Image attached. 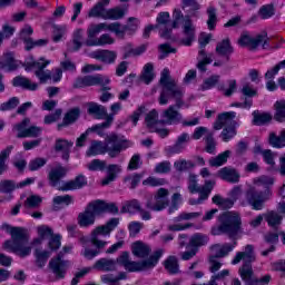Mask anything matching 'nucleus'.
Listing matches in <instances>:
<instances>
[{
  "instance_id": "1",
  "label": "nucleus",
  "mask_w": 285,
  "mask_h": 285,
  "mask_svg": "<svg viewBox=\"0 0 285 285\" xmlns=\"http://www.w3.org/2000/svg\"><path fill=\"white\" fill-rule=\"evenodd\" d=\"M160 86L161 92L158 98V104L160 106L168 105L170 99H176V104L169 106L161 114L163 124L167 126H175L177 124H181L184 116L179 112L180 108H184V102L181 97H184V89L177 85L175 79L170 78V70L165 68L160 75Z\"/></svg>"
},
{
  "instance_id": "2",
  "label": "nucleus",
  "mask_w": 285,
  "mask_h": 285,
  "mask_svg": "<svg viewBox=\"0 0 285 285\" xmlns=\"http://www.w3.org/2000/svg\"><path fill=\"white\" fill-rule=\"evenodd\" d=\"M179 23H183L184 38L180 40L183 46H190L195 41V24L190 16H185L179 9H175L173 12V22H170V13L168 11L159 12L156 18L155 28L159 30L160 37L168 39L173 30L179 28Z\"/></svg>"
},
{
  "instance_id": "3",
  "label": "nucleus",
  "mask_w": 285,
  "mask_h": 285,
  "mask_svg": "<svg viewBox=\"0 0 285 285\" xmlns=\"http://www.w3.org/2000/svg\"><path fill=\"white\" fill-rule=\"evenodd\" d=\"M257 256L255 255V246L246 245L245 247H243V250L236 253V255L232 259V265L237 266V264H240V262H243L242 266L238 268V275L246 285L271 284V275L255 278L253 262H255Z\"/></svg>"
},
{
  "instance_id": "4",
  "label": "nucleus",
  "mask_w": 285,
  "mask_h": 285,
  "mask_svg": "<svg viewBox=\"0 0 285 285\" xmlns=\"http://www.w3.org/2000/svg\"><path fill=\"white\" fill-rule=\"evenodd\" d=\"M0 230H4L11 236V239L4 240L2 244L3 250L14 253L19 257H28L32 253V245L29 243L28 230L23 227H13L8 223L0 226Z\"/></svg>"
},
{
  "instance_id": "5",
  "label": "nucleus",
  "mask_w": 285,
  "mask_h": 285,
  "mask_svg": "<svg viewBox=\"0 0 285 285\" xmlns=\"http://www.w3.org/2000/svg\"><path fill=\"white\" fill-rule=\"evenodd\" d=\"M130 146H132V142L119 139L117 134H110L105 138V142L101 140H92L86 151V156L97 157V155H106V153H108L109 157L115 158L118 157L121 150H126V148H130Z\"/></svg>"
},
{
  "instance_id": "6",
  "label": "nucleus",
  "mask_w": 285,
  "mask_h": 285,
  "mask_svg": "<svg viewBox=\"0 0 285 285\" xmlns=\"http://www.w3.org/2000/svg\"><path fill=\"white\" fill-rule=\"evenodd\" d=\"M164 255V249H158L149 258L135 262L130 261V254L128 252H122L116 259V266L119 264L124 266L125 271L129 273H141L144 271H153L159 263V258Z\"/></svg>"
},
{
  "instance_id": "7",
  "label": "nucleus",
  "mask_w": 285,
  "mask_h": 285,
  "mask_svg": "<svg viewBox=\"0 0 285 285\" xmlns=\"http://www.w3.org/2000/svg\"><path fill=\"white\" fill-rule=\"evenodd\" d=\"M242 230V217L237 212H225L220 216V225L212 228V235H237Z\"/></svg>"
},
{
  "instance_id": "8",
  "label": "nucleus",
  "mask_w": 285,
  "mask_h": 285,
  "mask_svg": "<svg viewBox=\"0 0 285 285\" xmlns=\"http://www.w3.org/2000/svg\"><path fill=\"white\" fill-rule=\"evenodd\" d=\"M119 226V218H111L107 224L100 225L92 229L90 234V242L95 248H105L108 246V242L101 240V237H110V234L115 228Z\"/></svg>"
},
{
  "instance_id": "9",
  "label": "nucleus",
  "mask_w": 285,
  "mask_h": 285,
  "mask_svg": "<svg viewBox=\"0 0 285 285\" xmlns=\"http://www.w3.org/2000/svg\"><path fill=\"white\" fill-rule=\"evenodd\" d=\"M273 197L271 189L265 190L264 193H257L255 188H249L245 193V198L239 200L240 206H252L253 210H263L264 204Z\"/></svg>"
},
{
  "instance_id": "10",
  "label": "nucleus",
  "mask_w": 285,
  "mask_h": 285,
  "mask_svg": "<svg viewBox=\"0 0 285 285\" xmlns=\"http://www.w3.org/2000/svg\"><path fill=\"white\" fill-rule=\"evenodd\" d=\"M61 248V234H53L48 240V250L37 248L35 250L36 264L39 268L46 266L48 258L52 253Z\"/></svg>"
},
{
  "instance_id": "11",
  "label": "nucleus",
  "mask_w": 285,
  "mask_h": 285,
  "mask_svg": "<svg viewBox=\"0 0 285 285\" xmlns=\"http://www.w3.org/2000/svg\"><path fill=\"white\" fill-rule=\"evenodd\" d=\"M170 191L168 189L159 188L154 197L147 200L146 208H148L149 210H155L156 213L166 210V208L170 206V200L168 199Z\"/></svg>"
},
{
  "instance_id": "12",
  "label": "nucleus",
  "mask_w": 285,
  "mask_h": 285,
  "mask_svg": "<svg viewBox=\"0 0 285 285\" xmlns=\"http://www.w3.org/2000/svg\"><path fill=\"white\" fill-rule=\"evenodd\" d=\"M51 61L46 58H40L38 61H35V57L30 56L26 59L27 70L30 68H36L35 75L38 77L40 83H46L50 79V71L43 70L50 66Z\"/></svg>"
},
{
  "instance_id": "13",
  "label": "nucleus",
  "mask_w": 285,
  "mask_h": 285,
  "mask_svg": "<svg viewBox=\"0 0 285 285\" xmlns=\"http://www.w3.org/2000/svg\"><path fill=\"white\" fill-rule=\"evenodd\" d=\"M72 248H75V246L72 245L63 246L60 253L58 254L57 258L51 259L49 263L51 271L55 273V275L59 279H63L66 275V271L68 268V262L61 261V257H63V255H68L69 253H72Z\"/></svg>"
},
{
  "instance_id": "14",
  "label": "nucleus",
  "mask_w": 285,
  "mask_h": 285,
  "mask_svg": "<svg viewBox=\"0 0 285 285\" xmlns=\"http://www.w3.org/2000/svg\"><path fill=\"white\" fill-rule=\"evenodd\" d=\"M238 43L240 46H246L250 48V50H255L262 46V48H266L268 43V35L266 32H262L256 37H252L248 32H243L240 38L238 39Z\"/></svg>"
},
{
  "instance_id": "15",
  "label": "nucleus",
  "mask_w": 285,
  "mask_h": 285,
  "mask_svg": "<svg viewBox=\"0 0 285 285\" xmlns=\"http://www.w3.org/2000/svg\"><path fill=\"white\" fill-rule=\"evenodd\" d=\"M30 126V119L26 118L20 124L14 125V130L18 131L19 138H26V137H39L41 135V128L37 126Z\"/></svg>"
},
{
  "instance_id": "16",
  "label": "nucleus",
  "mask_w": 285,
  "mask_h": 285,
  "mask_svg": "<svg viewBox=\"0 0 285 285\" xmlns=\"http://www.w3.org/2000/svg\"><path fill=\"white\" fill-rule=\"evenodd\" d=\"M97 216L92 212L91 207L87 206L83 212L78 215L77 222L80 228H90V226H95V222Z\"/></svg>"
},
{
  "instance_id": "17",
  "label": "nucleus",
  "mask_w": 285,
  "mask_h": 285,
  "mask_svg": "<svg viewBox=\"0 0 285 285\" xmlns=\"http://www.w3.org/2000/svg\"><path fill=\"white\" fill-rule=\"evenodd\" d=\"M110 6V0L98 1L87 13L88 19H104L106 20V7Z\"/></svg>"
},
{
  "instance_id": "18",
  "label": "nucleus",
  "mask_w": 285,
  "mask_h": 285,
  "mask_svg": "<svg viewBox=\"0 0 285 285\" xmlns=\"http://www.w3.org/2000/svg\"><path fill=\"white\" fill-rule=\"evenodd\" d=\"M217 177L229 184H238L240 175L239 171L233 167H224L217 171Z\"/></svg>"
},
{
  "instance_id": "19",
  "label": "nucleus",
  "mask_w": 285,
  "mask_h": 285,
  "mask_svg": "<svg viewBox=\"0 0 285 285\" xmlns=\"http://www.w3.org/2000/svg\"><path fill=\"white\" fill-rule=\"evenodd\" d=\"M235 246H237V242H234L233 244H216L210 247L212 253L214 254V257H226L229 253H233L235 249Z\"/></svg>"
},
{
  "instance_id": "20",
  "label": "nucleus",
  "mask_w": 285,
  "mask_h": 285,
  "mask_svg": "<svg viewBox=\"0 0 285 285\" xmlns=\"http://www.w3.org/2000/svg\"><path fill=\"white\" fill-rule=\"evenodd\" d=\"M164 121L159 120V112L157 110L153 109L149 111L145 117V126H147L148 130L150 132H155L159 126H161Z\"/></svg>"
},
{
  "instance_id": "21",
  "label": "nucleus",
  "mask_w": 285,
  "mask_h": 285,
  "mask_svg": "<svg viewBox=\"0 0 285 285\" xmlns=\"http://www.w3.org/2000/svg\"><path fill=\"white\" fill-rule=\"evenodd\" d=\"M94 268L102 273H110L117 271V261L112 258H100L95 263Z\"/></svg>"
},
{
  "instance_id": "22",
  "label": "nucleus",
  "mask_w": 285,
  "mask_h": 285,
  "mask_svg": "<svg viewBox=\"0 0 285 285\" xmlns=\"http://www.w3.org/2000/svg\"><path fill=\"white\" fill-rule=\"evenodd\" d=\"M67 173H68V169H66L62 166L52 168L48 176L50 186H53V187L59 186V181H61V179L66 177Z\"/></svg>"
},
{
  "instance_id": "23",
  "label": "nucleus",
  "mask_w": 285,
  "mask_h": 285,
  "mask_svg": "<svg viewBox=\"0 0 285 285\" xmlns=\"http://www.w3.org/2000/svg\"><path fill=\"white\" fill-rule=\"evenodd\" d=\"M112 115L107 116V120L105 122L98 124V125H94L92 127L88 128L87 131L90 132H96L98 137H108L106 135V130L107 128H110V126H112Z\"/></svg>"
},
{
  "instance_id": "24",
  "label": "nucleus",
  "mask_w": 285,
  "mask_h": 285,
  "mask_svg": "<svg viewBox=\"0 0 285 285\" xmlns=\"http://www.w3.org/2000/svg\"><path fill=\"white\" fill-rule=\"evenodd\" d=\"M108 31V22L90 23L87 28V41H95L97 35Z\"/></svg>"
},
{
  "instance_id": "25",
  "label": "nucleus",
  "mask_w": 285,
  "mask_h": 285,
  "mask_svg": "<svg viewBox=\"0 0 285 285\" xmlns=\"http://www.w3.org/2000/svg\"><path fill=\"white\" fill-rule=\"evenodd\" d=\"M37 234L39 237L32 240L31 246H39L43 244V239H47V237H52L55 235L52 228H50L48 225L38 226Z\"/></svg>"
},
{
  "instance_id": "26",
  "label": "nucleus",
  "mask_w": 285,
  "mask_h": 285,
  "mask_svg": "<svg viewBox=\"0 0 285 285\" xmlns=\"http://www.w3.org/2000/svg\"><path fill=\"white\" fill-rule=\"evenodd\" d=\"M235 117H237V114L235 111H227L218 115V118L214 124V129L222 130L224 126H228L229 124H233V119H235Z\"/></svg>"
},
{
  "instance_id": "27",
  "label": "nucleus",
  "mask_w": 285,
  "mask_h": 285,
  "mask_svg": "<svg viewBox=\"0 0 285 285\" xmlns=\"http://www.w3.org/2000/svg\"><path fill=\"white\" fill-rule=\"evenodd\" d=\"M83 186H88V178L83 175H78L73 180L66 183L60 190H79Z\"/></svg>"
},
{
  "instance_id": "28",
  "label": "nucleus",
  "mask_w": 285,
  "mask_h": 285,
  "mask_svg": "<svg viewBox=\"0 0 285 285\" xmlns=\"http://www.w3.org/2000/svg\"><path fill=\"white\" fill-rule=\"evenodd\" d=\"M107 176L102 178L101 186H108L117 179V175L121 173V166L119 165H106Z\"/></svg>"
},
{
  "instance_id": "29",
  "label": "nucleus",
  "mask_w": 285,
  "mask_h": 285,
  "mask_svg": "<svg viewBox=\"0 0 285 285\" xmlns=\"http://www.w3.org/2000/svg\"><path fill=\"white\" fill-rule=\"evenodd\" d=\"M112 43H115V38L109 33H102L100 37L95 38V40H86V46L89 47L112 46Z\"/></svg>"
},
{
  "instance_id": "30",
  "label": "nucleus",
  "mask_w": 285,
  "mask_h": 285,
  "mask_svg": "<svg viewBox=\"0 0 285 285\" xmlns=\"http://www.w3.org/2000/svg\"><path fill=\"white\" fill-rule=\"evenodd\" d=\"M94 59H99L104 63H115L117 60V52L110 50H97L92 53Z\"/></svg>"
},
{
  "instance_id": "31",
  "label": "nucleus",
  "mask_w": 285,
  "mask_h": 285,
  "mask_svg": "<svg viewBox=\"0 0 285 285\" xmlns=\"http://www.w3.org/2000/svg\"><path fill=\"white\" fill-rule=\"evenodd\" d=\"M88 112L89 115H95L97 119L108 120V117H110V115H108V110L106 109V107L96 102H90L88 105Z\"/></svg>"
},
{
  "instance_id": "32",
  "label": "nucleus",
  "mask_w": 285,
  "mask_h": 285,
  "mask_svg": "<svg viewBox=\"0 0 285 285\" xmlns=\"http://www.w3.org/2000/svg\"><path fill=\"white\" fill-rule=\"evenodd\" d=\"M17 60L14 59V53L12 52H7L3 55L2 61H0V68L2 70H7L8 72L12 70H17L18 68Z\"/></svg>"
},
{
  "instance_id": "33",
  "label": "nucleus",
  "mask_w": 285,
  "mask_h": 285,
  "mask_svg": "<svg viewBox=\"0 0 285 285\" xmlns=\"http://www.w3.org/2000/svg\"><path fill=\"white\" fill-rule=\"evenodd\" d=\"M190 141V135L189 134H180L175 142V145L171 147V153L174 155H179V153H184L186 149V144Z\"/></svg>"
},
{
  "instance_id": "34",
  "label": "nucleus",
  "mask_w": 285,
  "mask_h": 285,
  "mask_svg": "<svg viewBox=\"0 0 285 285\" xmlns=\"http://www.w3.org/2000/svg\"><path fill=\"white\" fill-rule=\"evenodd\" d=\"M131 252L135 257L144 259L150 255V247L141 242H136L131 245Z\"/></svg>"
},
{
  "instance_id": "35",
  "label": "nucleus",
  "mask_w": 285,
  "mask_h": 285,
  "mask_svg": "<svg viewBox=\"0 0 285 285\" xmlns=\"http://www.w3.org/2000/svg\"><path fill=\"white\" fill-rule=\"evenodd\" d=\"M126 17V9L121 7L107 9L105 21H119V19H124Z\"/></svg>"
},
{
  "instance_id": "36",
  "label": "nucleus",
  "mask_w": 285,
  "mask_h": 285,
  "mask_svg": "<svg viewBox=\"0 0 285 285\" xmlns=\"http://www.w3.org/2000/svg\"><path fill=\"white\" fill-rule=\"evenodd\" d=\"M72 146V141H68L66 139H58L56 140L55 149L57 153H62V159H68V155Z\"/></svg>"
},
{
  "instance_id": "37",
  "label": "nucleus",
  "mask_w": 285,
  "mask_h": 285,
  "mask_svg": "<svg viewBox=\"0 0 285 285\" xmlns=\"http://www.w3.org/2000/svg\"><path fill=\"white\" fill-rule=\"evenodd\" d=\"M208 242H209L208 235L196 233L190 237L189 246H191V248H196L197 250L198 248H200V246H206Z\"/></svg>"
},
{
  "instance_id": "38",
  "label": "nucleus",
  "mask_w": 285,
  "mask_h": 285,
  "mask_svg": "<svg viewBox=\"0 0 285 285\" xmlns=\"http://www.w3.org/2000/svg\"><path fill=\"white\" fill-rule=\"evenodd\" d=\"M13 86L24 88V90H37L39 88V85L26 77H16L13 79Z\"/></svg>"
},
{
  "instance_id": "39",
  "label": "nucleus",
  "mask_w": 285,
  "mask_h": 285,
  "mask_svg": "<svg viewBox=\"0 0 285 285\" xmlns=\"http://www.w3.org/2000/svg\"><path fill=\"white\" fill-rule=\"evenodd\" d=\"M269 144L273 148H284L285 147V129L279 132V136L275 132H271L268 137Z\"/></svg>"
},
{
  "instance_id": "40",
  "label": "nucleus",
  "mask_w": 285,
  "mask_h": 285,
  "mask_svg": "<svg viewBox=\"0 0 285 285\" xmlns=\"http://www.w3.org/2000/svg\"><path fill=\"white\" fill-rule=\"evenodd\" d=\"M73 199L70 195H63V196H56L52 199L53 204V210H59L63 208V206H70L72 204Z\"/></svg>"
},
{
  "instance_id": "41",
  "label": "nucleus",
  "mask_w": 285,
  "mask_h": 285,
  "mask_svg": "<svg viewBox=\"0 0 285 285\" xmlns=\"http://www.w3.org/2000/svg\"><path fill=\"white\" fill-rule=\"evenodd\" d=\"M283 219L284 217L279 215V213L277 212L272 210L265 214V220L267 222L268 226H271L272 228H277V226L282 224Z\"/></svg>"
},
{
  "instance_id": "42",
  "label": "nucleus",
  "mask_w": 285,
  "mask_h": 285,
  "mask_svg": "<svg viewBox=\"0 0 285 285\" xmlns=\"http://www.w3.org/2000/svg\"><path fill=\"white\" fill-rule=\"evenodd\" d=\"M81 46H83V29H76L73 31V38L72 43L70 46V50L77 52V50L81 49Z\"/></svg>"
},
{
  "instance_id": "43",
  "label": "nucleus",
  "mask_w": 285,
  "mask_h": 285,
  "mask_svg": "<svg viewBox=\"0 0 285 285\" xmlns=\"http://www.w3.org/2000/svg\"><path fill=\"white\" fill-rule=\"evenodd\" d=\"M81 46H83V29H76L73 31V38L72 43L70 46V50L77 52V50L81 49Z\"/></svg>"
},
{
  "instance_id": "44",
  "label": "nucleus",
  "mask_w": 285,
  "mask_h": 285,
  "mask_svg": "<svg viewBox=\"0 0 285 285\" xmlns=\"http://www.w3.org/2000/svg\"><path fill=\"white\" fill-rule=\"evenodd\" d=\"M228 157H230V150H225L216 157L209 159V166L213 168H219V166H224L226 161H228Z\"/></svg>"
},
{
  "instance_id": "45",
  "label": "nucleus",
  "mask_w": 285,
  "mask_h": 285,
  "mask_svg": "<svg viewBox=\"0 0 285 285\" xmlns=\"http://www.w3.org/2000/svg\"><path fill=\"white\" fill-rule=\"evenodd\" d=\"M98 78L97 76H85L78 78L75 82L76 88H88L90 86H97Z\"/></svg>"
},
{
  "instance_id": "46",
  "label": "nucleus",
  "mask_w": 285,
  "mask_h": 285,
  "mask_svg": "<svg viewBox=\"0 0 285 285\" xmlns=\"http://www.w3.org/2000/svg\"><path fill=\"white\" fill-rule=\"evenodd\" d=\"M219 81H222V76L212 75L200 86V90H213L216 86H219Z\"/></svg>"
},
{
  "instance_id": "47",
  "label": "nucleus",
  "mask_w": 285,
  "mask_h": 285,
  "mask_svg": "<svg viewBox=\"0 0 285 285\" xmlns=\"http://www.w3.org/2000/svg\"><path fill=\"white\" fill-rule=\"evenodd\" d=\"M253 117V124L255 126H264L266 124H269V121H272L273 119V116H271V114L259 111H254Z\"/></svg>"
},
{
  "instance_id": "48",
  "label": "nucleus",
  "mask_w": 285,
  "mask_h": 285,
  "mask_svg": "<svg viewBox=\"0 0 285 285\" xmlns=\"http://www.w3.org/2000/svg\"><path fill=\"white\" fill-rule=\"evenodd\" d=\"M107 31L114 32L119 39H124L128 32L126 26H121L119 22L107 23Z\"/></svg>"
},
{
  "instance_id": "49",
  "label": "nucleus",
  "mask_w": 285,
  "mask_h": 285,
  "mask_svg": "<svg viewBox=\"0 0 285 285\" xmlns=\"http://www.w3.org/2000/svg\"><path fill=\"white\" fill-rule=\"evenodd\" d=\"M140 79L141 81H144V83H150V81L155 79V71H154L153 63L148 62L144 66Z\"/></svg>"
},
{
  "instance_id": "50",
  "label": "nucleus",
  "mask_w": 285,
  "mask_h": 285,
  "mask_svg": "<svg viewBox=\"0 0 285 285\" xmlns=\"http://www.w3.org/2000/svg\"><path fill=\"white\" fill-rule=\"evenodd\" d=\"M216 52L223 57H228L233 55V47L230 46V40L225 39L216 46Z\"/></svg>"
},
{
  "instance_id": "51",
  "label": "nucleus",
  "mask_w": 285,
  "mask_h": 285,
  "mask_svg": "<svg viewBox=\"0 0 285 285\" xmlns=\"http://www.w3.org/2000/svg\"><path fill=\"white\" fill-rule=\"evenodd\" d=\"M79 108H73L71 110H69L63 118V122L62 125H59V128H61V126H70V124H75V121H77V119H79Z\"/></svg>"
},
{
  "instance_id": "52",
  "label": "nucleus",
  "mask_w": 285,
  "mask_h": 285,
  "mask_svg": "<svg viewBox=\"0 0 285 285\" xmlns=\"http://www.w3.org/2000/svg\"><path fill=\"white\" fill-rule=\"evenodd\" d=\"M184 202V198L181 197V194L179 193H175L171 196V203L168 207V214L173 215V213L179 210V206H181Z\"/></svg>"
},
{
  "instance_id": "53",
  "label": "nucleus",
  "mask_w": 285,
  "mask_h": 285,
  "mask_svg": "<svg viewBox=\"0 0 285 285\" xmlns=\"http://www.w3.org/2000/svg\"><path fill=\"white\" fill-rule=\"evenodd\" d=\"M218 90L223 92L224 97H233V95L237 92V80H228L227 88H224V86H218Z\"/></svg>"
},
{
  "instance_id": "54",
  "label": "nucleus",
  "mask_w": 285,
  "mask_h": 285,
  "mask_svg": "<svg viewBox=\"0 0 285 285\" xmlns=\"http://www.w3.org/2000/svg\"><path fill=\"white\" fill-rule=\"evenodd\" d=\"M199 57L200 60L198 61L197 68L200 72H206V66H208V63H213V56H206V51L202 49L199 51Z\"/></svg>"
},
{
  "instance_id": "55",
  "label": "nucleus",
  "mask_w": 285,
  "mask_h": 285,
  "mask_svg": "<svg viewBox=\"0 0 285 285\" xmlns=\"http://www.w3.org/2000/svg\"><path fill=\"white\" fill-rule=\"evenodd\" d=\"M275 110L274 119L279 122L285 121V99L275 102Z\"/></svg>"
},
{
  "instance_id": "56",
  "label": "nucleus",
  "mask_w": 285,
  "mask_h": 285,
  "mask_svg": "<svg viewBox=\"0 0 285 285\" xmlns=\"http://www.w3.org/2000/svg\"><path fill=\"white\" fill-rule=\"evenodd\" d=\"M207 28L208 30H215L217 26V9L215 7L207 8Z\"/></svg>"
},
{
  "instance_id": "57",
  "label": "nucleus",
  "mask_w": 285,
  "mask_h": 285,
  "mask_svg": "<svg viewBox=\"0 0 285 285\" xmlns=\"http://www.w3.org/2000/svg\"><path fill=\"white\" fill-rule=\"evenodd\" d=\"M10 153H12V146L7 147L4 150L0 153V175H3L8 170V157H10Z\"/></svg>"
},
{
  "instance_id": "58",
  "label": "nucleus",
  "mask_w": 285,
  "mask_h": 285,
  "mask_svg": "<svg viewBox=\"0 0 285 285\" xmlns=\"http://www.w3.org/2000/svg\"><path fill=\"white\" fill-rule=\"evenodd\" d=\"M87 207L91 208V212L97 217V215H101L106 213V202L104 200H96L92 203H89Z\"/></svg>"
},
{
  "instance_id": "59",
  "label": "nucleus",
  "mask_w": 285,
  "mask_h": 285,
  "mask_svg": "<svg viewBox=\"0 0 285 285\" xmlns=\"http://www.w3.org/2000/svg\"><path fill=\"white\" fill-rule=\"evenodd\" d=\"M66 32H68V26L66 24H55L53 26V41L58 43L61 41L63 37H66Z\"/></svg>"
},
{
  "instance_id": "60",
  "label": "nucleus",
  "mask_w": 285,
  "mask_h": 285,
  "mask_svg": "<svg viewBox=\"0 0 285 285\" xmlns=\"http://www.w3.org/2000/svg\"><path fill=\"white\" fill-rule=\"evenodd\" d=\"M258 17L264 20L275 17V7L273 4H265L261 7V9L258 10Z\"/></svg>"
},
{
  "instance_id": "61",
  "label": "nucleus",
  "mask_w": 285,
  "mask_h": 285,
  "mask_svg": "<svg viewBox=\"0 0 285 285\" xmlns=\"http://www.w3.org/2000/svg\"><path fill=\"white\" fill-rule=\"evenodd\" d=\"M165 268L170 273L171 275H175V273L179 272V264L177 263V258L174 256H169L165 261Z\"/></svg>"
},
{
  "instance_id": "62",
  "label": "nucleus",
  "mask_w": 285,
  "mask_h": 285,
  "mask_svg": "<svg viewBox=\"0 0 285 285\" xmlns=\"http://www.w3.org/2000/svg\"><path fill=\"white\" fill-rule=\"evenodd\" d=\"M35 32L32 27L30 24H26L21 30H20V39L23 40L24 46H29L32 42V38L30 36Z\"/></svg>"
},
{
  "instance_id": "63",
  "label": "nucleus",
  "mask_w": 285,
  "mask_h": 285,
  "mask_svg": "<svg viewBox=\"0 0 285 285\" xmlns=\"http://www.w3.org/2000/svg\"><path fill=\"white\" fill-rule=\"evenodd\" d=\"M106 165H107L106 160L94 159L87 165V168L88 170H91L94 173L104 171L106 170Z\"/></svg>"
},
{
  "instance_id": "64",
  "label": "nucleus",
  "mask_w": 285,
  "mask_h": 285,
  "mask_svg": "<svg viewBox=\"0 0 285 285\" xmlns=\"http://www.w3.org/2000/svg\"><path fill=\"white\" fill-rule=\"evenodd\" d=\"M141 210V205L139 204V200H130L127 202L122 207V213H130L131 215L135 213H139Z\"/></svg>"
}]
</instances>
